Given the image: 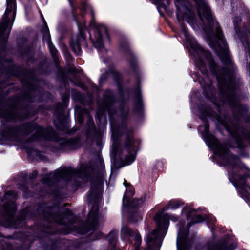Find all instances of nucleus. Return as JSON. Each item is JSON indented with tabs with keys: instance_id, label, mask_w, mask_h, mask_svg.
Wrapping results in <instances>:
<instances>
[{
	"instance_id": "13",
	"label": "nucleus",
	"mask_w": 250,
	"mask_h": 250,
	"mask_svg": "<svg viewBox=\"0 0 250 250\" xmlns=\"http://www.w3.org/2000/svg\"><path fill=\"white\" fill-rule=\"evenodd\" d=\"M46 130H44L41 127H38V129L36 132V137L34 138V139H38L40 137L46 138Z\"/></svg>"
},
{
	"instance_id": "14",
	"label": "nucleus",
	"mask_w": 250,
	"mask_h": 250,
	"mask_svg": "<svg viewBox=\"0 0 250 250\" xmlns=\"http://www.w3.org/2000/svg\"><path fill=\"white\" fill-rule=\"evenodd\" d=\"M71 45L74 52L76 54L80 55L81 54V48L79 42H72L71 43Z\"/></svg>"
},
{
	"instance_id": "28",
	"label": "nucleus",
	"mask_w": 250,
	"mask_h": 250,
	"mask_svg": "<svg viewBox=\"0 0 250 250\" xmlns=\"http://www.w3.org/2000/svg\"><path fill=\"white\" fill-rule=\"evenodd\" d=\"M178 207V205H177V206H176V207H174V206H172V205H171V204L170 205V208H177Z\"/></svg>"
},
{
	"instance_id": "22",
	"label": "nucleus",
	"mask_w": 250,
	"mask_h": 250,
	"mask_svg": "<svg viewBox=\"0 0 250 250\" xmlns=\"http://www.w3.org/2000/svg\"><path fill=\"white\" fill-rule=\"evenodd\" d=\"M234 100V97L233 96H230L229 98V102L230 103H232L233 102V101Z\"/></svg>"
},
{
	"instance_id": "5",
	"label": "nucleus",
	"mask_w": 250,
	"mask_h": 250,
	"mask_svg": "<svg viewBox=\"0 0 250 250\" xmlns=\"http://www.w3.org/2000/svg\"><path fill=\"white\" fill-rule=\"evenodd\" d=\"M105 37H108L107 30L104 25H100L95 32L94 39H92L94 45L100 49L104 48L103 40Z\"/></svg>"
},
{
	"instance_id": "9",
	"label": "nucleus",
	"mask_w": 250,
	"mask_h": 250,
	"mask_svg": "<svg viewBox=\"0 0 250 250\" xmlns=\"http://www.w3.org/2000/svg\"><path fill=\"white\" fill-rule=\"evenodd\" d=\"M183 31L187 40V45L188 47H190L193 50L196 51L199 47L196 41L194 40V39L190 37L188 35V33L186 32L185 29H183Z\"/></svg>"
},
{
	"instance_id": "34",
	"label": "nucleus",
	"mask_w": 250,
	"mask_h": 250,
	"mask_svg": "<svg viewBox=\"0 0 250 250\" xmlns=\"http://www.w3.org/2000/svg\"><path fill=\"white\" fill-rule=\"evenodd\" d=\"M250 179L249 181H248L247 182H248L249 183H250Z\"/></svg>"
},
{
	"instance_id": "15",
	"label": "nucleus",
	"mask_w": 250,
	"mask_h": 250,
	"mask_svg": "<svg viewBox=\"0 0 250 250\" xmlns=\"http://www.w3.org/2000/svg\"><path fill=\"white\" fill-rule=\"evenodd\" d=\"M144 201L145 199L143 198L133 199L131 201V205L134 208H138L144 203Z\"/></svg>"
},
{
	"instance_id": "11",
	"label": "nucleus",
	"mask_w": 250,
	"mask_h": 250,
	"mask_svg": "<svg viewBox=\"0 0 250 250\" xmlns=\"http://www.w3.org/2000/svg\"><path fill=\"white\" fill-rule=\"evenodd\" d=\"M206 54L207 56V61L209 63L211 71L212 72L216 73V64L215 63L214 61L212 59L211 56L209 52H206Z\"/></svg>"
},
{
	"instance_id": "26",
	"label": "nucleus",
	"mask_w": 250,
	"mask_h": 250,
	"mask_svg": "<svg viewBox=\"0 0 250 250\" xmlns=\"http://www.w3.org/2000/svg\"><path fill=\"white\" fill-rule=\"evenodd\" d=\"M92 193H91V192H90V193H89L88 194V200H89V201H90V200H91V198H92Z\"/></svg>"
},
{
	"instance_id": "29",
	"label": "nucleus",
	"mask_w": 250,
	"mask_h": 250,
	"mask_svg": "<svg viewBox=\"0 0 250 250\" xmlns=\"http://www.w3.org/2000/svg\"><path fill=\"white\" fill-rule=\"evenodd\" d=\"M180 2L179 0H176L175 1V5L176 6H178L177 4H178V3Z\"/></svg>"
},
{
	"instance_id": "10",
	"label": "nucleus",
	"mask_w": 250,
	"mask_h": 250,
	"mask_svg": "<svg viewBox=\"0 0 250 250\" xmlns=\"http://www.w3.org/2000/svg\"><path fill=\"white\" fill-rule=\"evenodd\" d=\"M97 218L98 207L96 205H94L93 208L89 213L88 221L92 225H94L97 222Z\"/></svg>"
},
{
	"instance_id": "27",
	"label": "nucleus",
	"mask_w": 250,
	"mask_h": 250,
	"mask_svg": "<svg viewBox=\"0 0 250 250\" xmlns=\"http://www.w3.org/2000/svg\"><path fill=\"white\" fill-rule=\"evenodd\" d=\"M204 128H205V130L206 131H208V125L206 124L205 125V126H204Z\"/></svg>"
},
{
	"instance_id": "30",
	"label": "nucleus",
	"mask_w": 250,
	"mask_h": 250,
	"mask_svg": "<svg viewBox=\"0 0 250 250\" xmlns=\"http://www.w3.org/2000/svg\"><path fill=\"white\" fill-rule=\"evenodd\" d=\"M90 25H91V26H94V23H91Z\"/></svg>"
},
{
	"instance_id": "33",
	"label": "nucleus",
	"mask_w": 250,
	"mask_h": 250,
	"mask_svg": "<svg viewBox=\"0 0 250 250\" xmlns=\"http://www.w3.org/2000/svg\"><path fill=\"white\" fill-rule=\"evenodd\" d=\"M245 111L246 112H248V110H247V109H246L245 110Z\"/></svg>"
},
{
	"instance_id": "35",
	"label": "nucleus",
	"mask_w": 250,
	"mask_h": 250,
	"mask_svg": "<svg viewBox=\"0 0 250 250\" xmlns=\"http://www.w3.org/2000/svg\"><path fill=\"white\" fill-rule=\"evenodd\" d=\"M12 209L13 210H14V208H12Z\"/></svg>"
},
{
	"instance_id": "19",
	"label": "nucleus",
	"mask_w": 250,
	"mask_h": 250,
	"mask_svg": "<svg viewBox=\"0 0 250 250\" xmlns=\"http://www.w3.org/2000/svg\"><path fill=\"white\" fill-rule=\"evenodd\" d=\"M187 234H186L185 235H183L182 232L181 231H180L178 234L179 242H183L185 240V239L187 238Z\"/></svg>"
},
{
	"instance_id": "18",
	"label": "nucleus",
	"mask_w": 250,
	"mask_h": 250,
	"mask_svg": "<svg viewBox=\"0 0 250 250\" xmlns=\"http://www.w3.org/2000/svg\"><path fill=\"white\" fill-rule=\"evenodd\" d=\"M203 221V218L200 215H197L196 216H195L193 219V223H198V222H200L201 221Z\"/></svg>"
},
{
	"instance_id": "24",
	"label": "nucleus",
	"mask_w": 250,
	"mask_h": 250,
	"mask_svg": "<svg viewBox=\"0 0 250 250\" xmlns=\"http://www.w3.org/2000/svg\"><path fill=\"white\" fill-rule=\"evenodd\" d=\"M177 248H178V250H185V249L184 246H182L181 247H180L178 244H177Z\"/></svg>"
},
{
	"instance_id": "25",
	"label": "nucleus",
	"mask_w": 250,
	"mask_h": 250,
	"mask_svg": "<svg viewBox=\"0 0 250 250\" xmlns=\"http://www.w3.org/2000/svg\"><path fill=\"white\" fill-rule=\"evenodd\" d=\"M56 221L59 224H64L65 223V222L62 220H56Z\"/></svg>"
},
{
	"instance_id": "21",
	"label": "nucleus",
	"mask_w": 250,
	"mask_h": 250,
	"mask_svg": "<svg viewBox=\"0 0 250 250\" xmlns=\"http://www.w3.org/2000/svg\"><path fill=\"white\" fill-rule=\"evenodd\" d=\"M136 239V244L137 246H139L141 244V239L140 236H137L135 237Z\"/></svg>"
},
{
	"instance_id": "31",
	"label": "nucleus",
	"mask_w": 250,
	"mask_h": 250,
	"mask_svg": "<svg viewBox=\"0 0 250 250\" xmlns=\"http://www.w3.org/2000/svg\"><path fill=\"white\" fill-rule=\"evenodd\" d=\"M79 122H80V123H82V120L81 119H80Z\"/></svg>"
},
{
	"instance_id": "4",
	"label": "nucleus",
	"mask_w": 250,
	"mask_h": 250,
	"mask_svg": "<svg viewBox=\"0 0 250 250\" xmlns=\"http://www.w3.org/2000/svg\"><path fill=\"white\" fill-rule=\"evenodd\" d=\"M7 8L5 13L0 22V37L2 36L3 32L7 29V25L10 22L14 21L16 13L15 0H6Z\"/></svg>"
},
{
	"instance_id": "20",
	"label": "nucleus",
	"mask_w": 250,
	"mask_h": 250,
	"mask_svg": "<svg viewBox=\"0 0 250 250\" xmlns=\"http://www.w3.org/2000/svg\"><path fill=\"white\" fill-rule=\"evenodd\" d=\"M197 65L199 67V68L202 70V68L204 67L205 65V63L203 62L202 60H197L196 62Z\"/></svg>"
},
{
	"instance_id": "7",
	"label": "nucleus",
	"mask_w": 250,
	"mask_h": 250,
	"mask_svg": "<svg viewBox=\"0 0 250 250\" xmlns=\"http://www.w3.org/2000/svg\"><path fill=\"white\" fill-rule=\"evenodd\" d=\"M74 170L69 168H62L59 169L55 172L54 177L56 178H64L68 179L69 176L72 175L74 173Z\"/></svg>"
},
{
	"instance_id": "32",
	"label": "nucleus",
	"mask_w": 250,
	"mask_h": 250,
	"mask_svg": "<svg viewBox=\"0 0 250 250\" xmlns=\"http://www.w3.org/2000/svg\"><path fill=\"white\" fill-rule=\"evenodd\" d=\"M125 182H126V181H125V182L124 183V184L125 186H126V185H125Z\"/></svg>"
},
{
	"instance_id": "12",
	"label": "nucleus",
	"mask_w": 250,
	"mask_h": 250,
	"mask_svg": "<svg viewBox=\"0 0 250 250\" xmlns=\"http://www.w3.org/2000/svg\"><path fill=\"white\" fill-rule=\"evenodd\" d=\"M237 143V146L239 147H242L244 146V145L243 142L244 141H247L250 143V133L245 134L242 137V140H236Z\"/></svg>"
},
{
	"instance_id": "1",
	"label": "nucleus",
	"mask_w": 250,
	"mask_h": 250,
	"mask_svg": "<svg viewBox=\"0 0 250 250\" xmlns=\"http://www.w3.org/2000/svg\"><path fill=\"white\" fill-rule=\"evenodd\" d=\"M209 142L210 145L216 149L218 154L224 155L221 164L229 167V169L228 172L229 177L242 188L247 189V187L250 188V186L246 184L244 178V177L248 176L250 170L243 166L237 157L229 154L216 138L211 137Z\"/></svg>"
},
{
	"instance_id": "23",
	"label": "nucleus",
	"mask_w": 250,
	"mask_h": 250,
	"mask_svg": "<svg viewBox=\"0 0 250 250\" xmlns=\"http://www.w3.org/2000/svg\"><path fill=\"white\" fill-rule=\"evenodd\" d=\"M142 219V217L140 215L137 216V219L136 220H134L133 218H131V220L132 221H137L138 220H140Z\"/></svg>"
},
{
	"instance_id": "3",
	"label": "nucleus",
	"mask_w": 250,
	"mask_h": 250,
	"mask_svg": "<svg viewBox=\"0 0 250 250\" xmlns=\"http://www.w3.org/2000/svg\"><path fill=\"white\" fill-rule=\"evenodd\" d=\"M170 216L168 214H157L155 220L157 225V229L147 234L146 243L149 250H157L161 246L162 235L161 232L162 229L167 227L168 224Z\"/></svg>"
},
{
	"instance_id": "17",
	"label": "nucleus",
	"mask_w": 250,
	"mask_h": 250,
	"mask_svg": "<svg viewBox=\"0 0 250 250\" xmlns=\"http://www.w3.org/2000/svg\"><path fill=\"white\" fill-rule=\"evenodd\" d=\"M229 250L226 244H223L221 246H217L213 248V250Z\"/></svg>"
},
{
	"instance_id": "8",
	"label": "nucleus",
	"mask_w": 250,
	"mask_h": 250,
	"mask_svg": "<svg viewBox=\"0 0 250 250\" xmlns=\"http://www.w3.org/2000/svg\"><path fill=\"white\" fill-rule=\"evenodd\" d=\"M42 32L43 34V39H45L47 41L51 55L52 56H56L57 53V51L50 43V36L48 28L45 27L43 30H42Z\"/></svg>"
},
{
	"instance_id": "6",
	"label": "nucleus",
	"mask_w": 250,
	"mask_h": 250,
	"mask_svg": "<svg viewBox=\"0 0 250 250\" xmlns=\"http://www.w3.org/2000/svg\"><path fill=\"white\" fill-rule=\"evenodd\" d=\"M134 144L135 141L133 138L132 137H128L125 144V146L127 149L129 154L124 160V163L125 165H130L135 160V157L133 154L135 149Z\"/></svg>"
},
{
	"instance_id": "2",
	"label": "nucleus",
	"mask_w": 250,
	"mask_h": 250,
	"mask_svg": "<svg viewBox=\"0 0 250 250\" xmlns=\"http://www.w3.org/2000/svg\"><path fill=\"white\" fill-rule=\"evenodd\" d=\"M198 5V12L201 20L204 21L203 17L207 20L209 27L211 31L215 30L216 37L218 42L222 44L223 48L219 47L216 50L219 57L222 62L228 63L229 61L228 50L226 46L224 36L220 29L218 22L213 18L210 13V10L205 0H194Z\"/></svg>"
},
{
	"instance_id": "16",
	"label": "nucleus",
	"mask_w": 250,
	"mask_h": 250,
	"mask_svg": "<svg viewBox=\"0 0 250 250\" xmlns=\"http://www.w3.org/2000/svg\"><path fill=\"white\" fill-rule=\"evenodd\" d=\"M132 230L130 228H129L127 227H125L124 228H123L121 231L122 237L123 238L124 237V236L125 237L126 236H132Z\"/></svg>"
},
{
	"instance_id": "36",
	"label": "nucleus",
	"mask_w": 250,
	"mask_h": 250,
	"mask_svg": "<svg viewBox=\"0 0 250 250\" xmlns=\"http://www.w3.org/2000/svg\"><path fill=\"white\" fill-rule=\"evenodd\" d=\"M187 218H188V219H189V216L188 215L187 216Z\"/></svg>"
}]
</instances>
